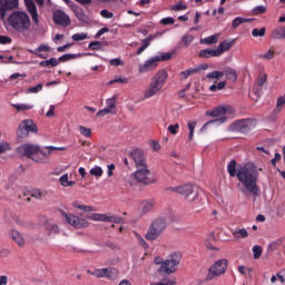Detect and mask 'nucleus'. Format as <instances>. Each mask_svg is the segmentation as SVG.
Wrapping results in <instances>:
<instances>
[{"instance_id": "1", "label": "nucleus", "mask_w": 285, "mask_h": 285, "mask_svg": "<svg viewBox=\"0 0 285 285\" xmlns=\"http://www.w3.org/2000/svg\"><path fill=\"white\" fill-rule=\"evenodd\" d=\"M227 173L229 177H237L239 184L243 186L240 189L242 193H249V195H254V197L259 195V186L257 185L259 171L257 170V166L253 163L237 167V160L233 159L227 165Z\"/></svg>"}, {"instance_id": "2", "label": "nucleus", "mask_w": 285, "mask_h": 285, "mask_svg": "<svg viewBox=\"0 0 285 285\" xmlns=\"http://www.w3.org/2000/svg\"><path fill=\"white\" fill-rule=\"evenodd\" d=\"M166 81H168V71L166 69L159 70L153 78L149 83L148 89L145 91V99H150V97H155L164 86H166Z\"/></svg>"}, {"instance_id": "3", "label": "nucleus", "mask_w": 285, "mask_h": 285, "mask_svg": "<svg viewBox=\"0 0 285 285\" xmlns=\"http://www.w3.org/2000/svg\"><path fill=\"white\" fill-rule=\"evenodd\" d=\"M9 26L17 30V32H23L24 30H30V16L23 11H14L12 16L8 18Z\"/></svg>"}, {"instance_id": "4", "label": "nucleus", "mask_w": 285, "mask_h": 285, "mask_svg": "<svg viewBox=\"0 0 285 285\" xmlns=\"http://www.w3.org/2000/svg\"><path fill=\"white\" fill-rule=\"evenodd\" d=\"M181 262V253L175 252L169 256V259L163 261L161 258H156L155 264H160L159 272L170 275L177 273V266Z\"/></svg>"}, {"instance_id": "5", "label": "nucleus", "mask_w": 285, "mask_h": 285, "mask_svg": "<svg viewBox=\"0 0 285 285\" xmlns=\"http://www.w3.org/2000/svg\"><path fill=\"white\" fill-rule=\"evenodd\" d=\"M233 112H235V109L230 106H218V107L214 108L213 110H207L205 114L206 117H220V118L206 122L203 126V128H208V126H210V124H219V125L226 124L228 118L224 117V115H233Z\"/></svg>"}, {"instance_id": "6", "label": "nucleus", "mask_w": 285, "mask_h": 285, "mask_svg": "<svg viewBox=\"0 0 285 285\" xmlns=\"http://www.w3.org/2000/svg\"><path fill=\"white\" fill-rule=\"evenodd\" d=\"M173 55L170 53H161L160 56H155L145 63L138 66V72L140 75H146V72H153V70H157V66H159V61H168L170 60Z\"/></svg>"}, {"instance_id": "7", "label": "nucleus", "mask_w": 285, "mask_h": 285, "mask_svg": "<svg viewBox=\"0 0 285 285\" xmlns=\"http://www.w3.org/2000/svg\"><path fill=\"white\" fill-rule=\"evenodd\" d=\"M226 271H228V259L222 258L216 261L209 268L206 275V282H213L216 277H222V275H226Z\"/></svg>"}, {"instance_id": "8", "label": "nucleus", "mask_w": 285, "mask_h": 285, "mask_svg": "<svg viewBox=\"0 0 285 285\" xmlns=\"http://www.w3.org/2000/svg\"><path fill=\"white\" fill-rule=\"evenodd\" d=\"M32 132L33 135H37L39 132V128L37 127V124H35V120L32 119H24L22 120L17 129V137L19 139H23L28 137Z\"/></svg>"}, {"instance_id": "9", "label": "nucleus", "mask_w": 285, "mask_h": 285, "mask_svg": "<svg viewBox=\"0 0 285 285\" xmlns=\"http://www.w3.org/2000/svg\"><path fill=\"white\" fill-rule=\"evenodd\" d=\"M164 230H166V220L163 218H157L151 223L149 229L147 230L146 239L149 242H155V239H157L161 233H164Z\"/></svg>"}, {"instance_id": "10", "label": "nucleus", "mask_w": 285, "mask_h": 285, "mask_svg": "<svg viewBox=\"0 0 285 285\" xmlns=\"http://www.w3.org/2000/svg\"><path fill=\"white\" fill-rule=\"evenodd\" d=\"M16 153L21 157H28V159H32L33 161H43V159L35 157L36 155H39L38 145L23 144L16 149Z\"/></svg>"}, {"instance_id": "11", "label": "nucleus", "mask_w": 285, "mask_h": 285, "mask_svg": "<svg viewBox=\"0 0 285 285\" xmlns=\"http://www.w3.org/2000/svg\"><path fill=\"white\" fill-rule=\"evenodd\" d=\"M87 219L91 222H106L108 224H124V217L117 216L112 213L107 214H89Z\"/></svg>"}, {"instance_id": "12", "label": "nucleus", "mask_w": 285, "mask_h": 285, "mask_svg": "<svg viewBox=\"0 0 285 285\" xmlns=\"http://www.w3.org/2000/svg\"><path fill=\"white\" fill-rule=\"evenodd\" d=\"M61 217H63L67 222V224H70V226H73V228H88L89 223L86 220V218H79L76 215L68 214L65 210H59Z\"/></svg>"}, {"instance_id": "13", "label": "nucleus", "mask_w": 285, "mask_h": 285, "mask_svg": "<svg viewBox=\"0 0 285 285\" xmlns=\"http://www.w3.org/2000/svg\"><path fill=\"white\" fill-rule=\"evenodd\" d=\"M137 170L134 173L135 179L138 180L140 184H145L148 186V184H154L155 180H153V173L150 169H148V165H144L142 167H136Z\"/></svg>"}, {"instance_id": "14", "label": "nucleus", "mask_w": 285, "mask_h": 285, "mask_svg": "<svg viewBox=\"0 0 285 285\" xmlns=\"http://www.w3.org/2000/svg\"><path fill=\"white\" fill-rule=\"evenodd\" d=\"M19 0H0V19H6L9 10H17Z\"/></svg>"}, {"instance_id": "15", "label": "nucleus", "mask_w": 285, "mask_h": 285, "mask_svg": "<svg viewBox=\"0 0 285 285\" xmlns=\"http://www.w3.org/2000/svg\"><path fill=\"white\" fill-rule=\"evenodd\" d=\"M53 23H56V26H62V28H68L71 23L70 16L63 10H57L53 13Z\"/></svg>"}, {"instance_id": "16", "label": "nucleus", "mask_w": 285, "mask_h": 285, "mask_svg": "<svg viewBox=\"0 0 285 285\" xmlns=\"http://www.w3.org/2000/svg\"><path fill=\"white\" fill-rule=\"evenodd\" d=\"M129 158L132 159L136 168L148 166V163H146V155H144V151L141 149H134L130 153Z\"/></svg>"}, {"instance_id": "17", "label": "nucleus", "mask_w": 285, "mask_h": 285, "mask_svg": "<svg viewBox=\"0 0 285 285\" xmlns=\"http://www.w3.org/2000/svg\"><path fill=\"white\" fill-rule=\"evenodd\" d=\"M106 108L101 109L97 112V117H106V115H112L115 114V110L117 108V97L114 96L106 101Z\"/></svg>"}, {"instance_id": "18", "label": "nucleus", "mask_w": 285, "mask_h": 285, "mask_svg": "<svg viewBox=\"0 0 285 285\" xmlns=\"http://www.w3.org/2000/svg\"><path fill=\"white\" fill-rule=\"evenodd\" d=\"M235 126L240 132H248V130L255 128V119H240L235 122Z\"/></svg>"}, {"instance_id": "19", "label": "nucleus", "mask_w": 285, "mask_h": 285, "mask_svg": "<svg viewBox=\"0 0 285 285\" xmlns=\"http://www.w3.org/2000/svg\"><path fill=\"white\" fill-rule=\"evenodd\" d=\"M26 7L35 26H39V11H37V4L35 1L26 0Z\"/></svg>"}, {"instance_id": "20", "label": "nucleus", "mask_w": 285, "mask_h": 285, "mask_svg": "<svg viewBox=\"0 0 285 285\" xmlns=\"http://www.w3.org/2000/svg\"><path fill=\"white\" fill-rule=\"evenodd\" d=\"M69 8H71L78 21H81L82 23H88V21H90V18H88V16L86 14V11L82 8H79L77 3H71Z\"/></svg>"}, {"instance_id": "21", "label": "nucleus", "mask_w": 285, "mask_h": 285, "mask_svg": "<svg viewBox=\"0 0 285 285\" xmlns=\"http://www.w3.org/2000/svg\"><path fill=\"white\" fill-rule=\"evenodd\" d=\"M53 150H66V147L49 146V147H46L45 150H41V147H39V153H38V155H41L42 158L37 157L36 159H42V161H37V163H38V164H43V163H46V159H48V156L51 155Z\"/></svg>"}, {"instance_id": "22", "label": "nucleus", "mask_w": 285, "mask_h": 285, "mask_svg": "<svg viewBox=\"0 0 285 285\" xmlns=\"http://www.w3.org/2000/svg\"><path fill=\"white\" fill-rule=\"evenodd\" d=\"M169 190H171V193H178V195H183V197H189V195H193V185L187 184L183 186L170 187Z\"/></svg>"}, {"instance_id": "23", "label": "nucleus", "mask_w": 285, "mask_h": 285, "mask_svg": "<svg viewBox=\"0 0 285 285\" xmlns=\"http://www.w3.org/2000/svg\"><path fill=\"white\" fill-rule=\"evenodd\" d=\"M198 56L202 59H210V57H220L218 49H203Z\"/></svg>"}, {"instance_id": "24", "label": "nucleus", "mask_w": 285, "mask_h": 285, "mask_svg": "<svg viewBox=\"0 0 285 285\" xmlns=\"http://www.w3.org/2000/svg\"><path fill=\"white\" fill-rule=\"evenodd\" d=\"M235 45V40L228 41V40H224L223 42H220L217 47L218 50V55H224V52H228V50L230 48H233V46Z\"/></svg>"}, {"instance_id": "25", "label": "nucleus", "mask_w": 285, "mask_h": 285, "mask_svg": "<svg viewBox=\"0 0 285 285\" xmlns=\"http://www.w3.org/2000/svg\"><path fill=\"white\" fill-rule=\"evenodd\" d=\"M10 237L16 244L20 247L23 248L26 246V240L23 239V236L18 230H11Z\"/></svg>"}, {"instance_id": "26", "label": "nucleus", "mask_w": 285, "mask_h": 285, "mask_svg": "<svg viewBox=\"0 0 285 285\" xmlns=\"http://www.w3.org/2000/svg\"><path fill=\"white\" fill-rule=\"evenodd\" d=\"M223 77H226L228 81H237V71L230 67H225L223 69Z\"/></svg>"}, {"instance_id": "27", "label": "nucleus", "mask_w": 285, "mask_h": 285, "mask_svg": "<svg viewBox=\"0 0 285 285\" xmlns=\"http://www.w3.org/2000/svg\"><path fill=\"white\" fill-rule=\"evenodd\" d=\"M72 206H73V208H77L78 210H82V213H95V210H97L95 207L83 205L79 200L73 202Z\"/></svg>"}, {"instance_id": "28", "label": "nucleus", "mask_w": 285, "mask_h": 285, "mask_svg": "<svg viewBox=\"0 0 285 285\" xmlns=\"http://www.w3.org/2000/svg\"><path fill=\"white\" fill-rule=\"evenodd\" d=\"M232 235L235 239H246L248 237V230L246 228H239L232 230Z\"/></svg>"}, {"instance_id": "29", "label": "nucleus", "mask_w": 285, "mask_h": 285, "mask_svg": "<svg viewBox=\"0 0 285 285\" xmlns=\"http://www.w3.org/2000/svg\"><path fill=\"white\" fill-rule=\"evenodd\" d=\"M155 208V202L154 200H142L140 203V210L146 215V213H150Z\"/></svg>"}, {"instance_id": "30", "label": "nucleus", "mask_w": 285, "mask_h": 285, "mask_svg": "<svg viewBox=\"0 0 285 285\" xmlns=\"http://www.w3.org/2000/svg\"><path fill=\"white\" fill-rule=\"evenodd\" d=\"M271 39H274V40L285 39V27H278L274 29L271 35Z\"/></svg>"}, {"instance_id": "31", "label": "nucleus", "mask_w": 285, "mask_h": 285, "mask_svg": "<svg viewBox=\"0 0 285 285\" xmlns=\"http://www.w3.org/2000/svg\"><path fill=\"white\" fill-rule=\"evenodd\" d=\"M59 61L57 58H50L49 60H43L39 63L42 68H57Z\"/></svg>"}, {"instance_id": "32", "label": "nucleus", "mask_w": 285, "mask_h": 285, "mask_svg": "<svg viewBox=\"0 0 285 285\" xmlns=\"http://www.w3.org/2000/svg\"><path fill=\"white\" fill-rule=\"evenodd\" d=\"M80 57L81 53H65L61 57H59L58 61L66 63V61H72V59H79Z\"/></svg>"}, {"instance_id": "33", "label": "nucleus", "mask_w": 285, "mask_h": 285, "mask_svg": "<svg viewBox=\"0 0 285 285\" xmlns=\"http://www.w3.org/2000/svg\"><path fill=\"white\" fill-rule=\"evenodd\" d=\"M215 244V234H210L206 240H205V246L206 248H208V250H219V248L214 247Z\"/></svg>"}, {"instance_id": "34", "label": "nucleus", "mask_w": 285, "mask_h": 285, "mask_svg": "<svg viewBox=\"0 0 285 285\" xmlns=\"http://www.w3.org/2000/svg\"><path fill=\"white\" fill-rule=\"evenodd\" d=\"M31 197L35 199H46L48 197V193L41 189H33L31 190Z\"/></svg>"}, {"instance_id": "35", "label": "nucleus", "mask_w": 285, "mask_h": 285, "mask_svg": "<svg viewBox=\"0 0 285 285\" xmlns=\"http://www.w3.org/2000/svg\"><path fill=\"white\" fill-rule=\"evenodd\" d=\"M87 273H89L90 275H94V277H107L108 275V267L107 268H99L96 269L95 272H90V269L87 271Z\"/></svg>"}, {"instance_id": "36", "label": "nucleus", "mask_w": 285, "mask_h": 285, "mask_svg": "<svg viewBox=\"0 0 285 285\" xmlns=\"http://www.w3.org/2000/svg\"><path fill=\"white\" fill-rule=\"evenodd\" d=\"M217 41H219V36L213 35V36H209V37L200 40V43H205V46H213V45L217 43Z\"/></svg>"}, {"instance_id": "37", "label": "nucleus", "mask_w": 285, "mask_h": 285, "mask_svg": "<svg viewBox=\"0 0 285 285\" xmlns=\"http://www.w3.org/2000/svg\"><path fill=\"white\" fill-rule=\"evenodd\" d=\"M248 21H250V20L243 18V17H237L232 21V28H234V30H235V29L239 28V26H242V23H248Z\"/></svg>"}, {"instance_id": "38", "label": "nucleus", "mask_w": 285, "mask_h": 285, "mask_svg": "<svg viewBox=\"0 0 285 285\" xmlns=\"http://www.w3.org/2000/svg\"><path fill=\"white\" fill-rule=\"evenodd\" d=\"M12 107L16 108L18 112H23L26 110H32V108H35V105L20 104V105H12Z\"/></svg>"}, {"instance_id": "39", "label": "nucleus", "mask_w": 285, "mask_h": 285, "mask_svg": "<svg viewBox=\"0 0 285 285\" xmlns=\"http://www.w3.org/2000/svg\"><path fill=\"white\" fill-rule=\"evenodd\" d=\"M117 277H119V271H117V268L109 267L107 272V279L115 282Z\"/></svg>"}, {"instance_id": "40", "label": "nucleus", "mask_w": 285, "mask_h": 285, "mask_svg": "<svg viewBox=\"0 0 285 285\" xmlns=\"http://www.w3.org/2000/svg\"><path fill=\"white\" fill-rule=\"evenodd\" d=\"M78 130H79L80 135H82V137H87V139H90V137H92V129H90V128L79 126Z\"/></svg>"}, {"instance_id": "41", "label": "nucleus", "mask_w": 285, "mask_h": 285, "mask_svg": "<svg viewBox=\"0 0 285 285\" xmlns=\"http://www.w3.org/2000/svg\"><path fill=\"white\" fill-rule=\"evenodd\" d=\"M191 202L195 208H199V206H204V204H206V200L202 198V195L199 194H197Z\"/></svg>"}, {"instance_id": "42", "label": "nucleus", "mask_w": 285, "mask_h": 285, "mask_svg": "<svg viewBox=\"0 0 285 285\" xmlns=\"http://www.w3.org/2000/svg\"><path fill=\"white\" fill-rule=\"evenodd\" d=\"M193 41H195V37L193 35H185L181 38V43L183 46H185V48H188V46H190Z\"/></svg>"}, {"instance_id": "43", "label": "nucleus", "mask_w": 285, "mask_h": 285, "mask_svg": "<svg viewBox=\"0 0 285 285\" xmlns=\"http://www.w3.org/2000/svg\"><path fill=\"white\" fill-rule=\"evenodd\" d=\"M285 106V95L281 96L276 101L274 112H282V107Z\"/></svg>"}, {"instance_id": "44", "label": "nucleus", "mask_w": 285, "mask_h": 285, "mask_svg": "<svg viewBox=\"0 0 285 285\" xmlns=\"http://www.w3.org/2000/svg\"><path fill=\"white\" fill-rule=\"evenodd\" d=\"M191 75H197V69L189 68V69L180 72L181 79H188V77H191Z\"/></svg>"}, {"instance_id": "45", "label": "nucleus", "mask_w": 285, "mask_h": 285, "mask_svg": "<svg viewBox=\"0 0 285 285\" xmlns=\"http://www.w3.org/2000/svg\"><path fill=\"white\" fill-rule=\"evenodd\" d=\"M226 88V81H220L217 85H212L209 90L212 92H217V90H224Z\"/></svg>"}, {"instance_id": "46", "label": "nucleus", "mask_w": 285, "mask_h": 285, "mask_svg": "<svg viewBox=\"0 0 285 285\" xmlns=\"http://www.w3.org/2000/svg\"><path fill=\"white\" fill-rule=\"evenodd\" d=\"M207 79H222L224 77V71H212L207 73Z\"/></svg>"}, {"instance_id": "47", "label": "nucleus", "mask_w": 285, "mask_h": 285, "mask_svg": "<svg viewBox=\"0 0 285 285\" xmlns=\"http://www.w3.org/2000/svg\"><path fill=\"white\" fill-rule=\"evenodd\" d=\"M71 39H72V41H83V40L88 39V33H83V32L75 33L71 36Z\"/></svg>"}, {"instance_id": "48", "label": "nucleus", "mask_w": 285, "mask_h": 285, "mask_svg": "<svg viewBox=\"0 0 285 285\" xmlns=\"http://www.w3.org/2000/svg\"><path fill=\"white\" fill-rule=\"evenodd\" d=\"M89 173L94 177H101V175H104V169H101V167H99V166H96V167L91 168Z\"/></svg>"}, {"instance_id": "49", "label": "nucleus", "mask_w": 285, "mask_h": 285, "mask_svg": "<svg viewBox=\"0 0 285 285\" xmlns=\"http://www.w3.org/2000/svg\"><path fill=\"white\" fill-rule=\"evenodd\" d=\"M261 59H266L267 61L275 59V50L269 49L266 53L261 55Z\"/></svg>"}, {"instance_id": "50", "label": "nucleus", "mask_w": 285, "mask_h": 285, "mask_svg": "<svg viewBox=\"0 0 285 285\" xmlns=\"http://www.w3.org/2000/svg\"><path fill=\"white\" fill-rule=\"evenodd\" d=\"M252 35L254 36V37H265V35H266V28H261V29H257V28H255V29H253L252 30Z\"/></svg>"}, {"instance_id": "51", "label": "nucleus", "mask_w": 285, "mask_h": 285, "mask_svg": "<svg viewBox=\"0 0 285 285\" xmlns=\"http://www.w3.org/2000/svg\"><path fill=\"white\" fill-rule=\"evenodd\" d=\"M262 252H263L262 246L255 245L253 247L254 259H259V257H262Z\"/></svg>"}, {"instance_id": "52", "label": "nucleus", "mask_w": 285, "mask_h": 285, "mask_svg": "<svg viewBox=\"0 0 285 285\" xmlns=\"http://www.w3.org/2000/svg\"><path fill=\"white\" fill-rule=\"evenodd\" d=\"M102 42L101 41H91L88 45L89 50H101Z\"/></svg>"}, {"instance_id": "53", "label": "nucleus", "mask_w": 285, "mask_h": 285, "mask_svg": "<svg viewBox=\"0 0 285 285\" xmlns=\"http://www.w3.org/2000/svg\"><path fill=\"white\" fill-rule=\"evenodd\" d=\"M188 7L186 4H184L183 2H177L176 4H174L171 7V10H175V12H179L181 10H187Z\"/></svg>"}, {"instance_id": "54", "label": "nucleus", "mask_w": 285, "mask_h": 285, "mask_svg": "<svg viewBox=\"0 0 285 285\" xmlns=\"http://www.w3.org/2000/svg\"><path fill=\"white\" fill-rule=\"evenodd\" d=\"M155 39V36L149 35L147 38H145L141 41L142 47L145 48V50L150 46V41H153Z\"/></svg>"}, {"instance_id": "55", "label": "nucleus", "mask_w": 285, "mask_h": 285, "mask_svg": "<svg viewBox=\"0 0 285 285\" xmlns=\"http://www.w3.org/2000/svg\"><path fill=\"white\" fill-rule=\"evenodd\" d=\"M167 130L170 132V135H177V132H179V124L169 125Z\"/></svg>"}, {"instance_id": "56", "label": "nucleus", "mask_w": 285, "mask_h": 285, "mask_svg": "<svg viewBox=\"0 0 285 285\" xmlns=\"http://www.w3.org/2000/svg\"><path fill=\"white\" fill-rule=\"evenodd\" d=\"M100 16L104 18V19H112V17H115V13L108 11V9H102L100 11Z\"/></svg>"}, {"instance_id": "57", "label": "nucleus", "mask_w": 285, "mask_h": 285, "mask_svg": "<svg viewBox=\"0 0 285 285\" xmlns=\"http://www.w3.org/2000/svg\"><path fill=\"white\" fill-rule=\"evenodd\" d=\"M41 90H43V85L38 83L37 86L29 88L28 92L37 94V92H41Z\"/></svg>"}, {"instance_id": "58", "label": "nucleus", "mask_w": 285, "mask_h": 285, "mask_svg": "<svg viewBox=\"0 0 285 285\" xmlns=\"http://www.w3.org/2000/svg\"><path fill=\"white\" fill-rule=\"evenodd\" d=\"M106 32H110V29L108 27L99 29L97 33L94 36V38L99 39V37H102V35H106Z\"/></svg>"}, {"instance_id": "59", "label": "nucleus", "mask_w": 285, "mask_h": 285, "mask_svg": "<svg viewBox=\"0 0 285 285\" xmlns=\"http://www.w3.org/2000/svg\"><path fill=\"white\" fill-rule=\"evenodd\" d=\"M10 150V144L2 141L0 142V155H3V153H8Z\"/></svg>"}, {"instance_id": "60", "label": "nucleus", "mask_w": 285, "mask_h": 285, "mask_svg": "<svg viewBox=\"0 0 285 285\" xmlns=\"http://www.w3.org/2000/svg\"><path fill=\"white\" fill-rule=\"evenodd\" d=\"M160 23L163 26H173V23H175V18H170V17H167V18H163L160 20Z\"/></svg>"}, {"instance_id": "61", "label": "nucleus", "mask_w": 285, "mask_h": 285, "mask_svg": "<svg viewBox=\"0 0 285 285\" xmlns=\"http://www.w3.org/2000/svg\"><path fill=\"white\" fill-rule=\"evenodd\" d=\"M254 14H265L266 7L264 6H257L253 9Z\"/></svg>"}, {"instance_id": "62", "label": "nucleus", "mask_w": 285, "mask_h": 285, "mask_svg": "<svg viewBox=\"0 0 285 285\" xmlns=\"http://www.w3.org/2000/svg\"><path fill=\"white\" fill-rule=\"evenodd\" d=\"M0 43L2 46H7L8 43H12V38L8 36H0Z\"/></svg>"}, {"instance_id": "63", "label": "nucleus", "mask_w": 285, "mask_h": 285, "mask_svg": "<svg viewBox=\"0 0 285 285\" xmlns=\"http://www.w3.org/2000/svg\"><path fill=\"white\" fill-rule=\"evenodd\" d=\"M266 79H268V76H266V73L261 75L257 79L258 86L259 87L264 86V83H266Z\"/></svg>"}, {"instance_id": "64", "label": "nucleus", "mask_w": 285, "mask_h": 285, "mask_svg": "<svg viewBox=\"0 0 285 285\" xmlns=\"http://www.w3.org/2000/svg\"><path fill=\"white\" fill-rule=\"evenodd\" d=\"M110 66H124V61L119 58H114L109 61Z\"/></svg>"}]
</instances>
